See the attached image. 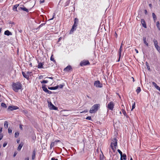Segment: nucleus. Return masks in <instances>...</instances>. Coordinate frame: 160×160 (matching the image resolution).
<instances>
[{
  "label": "nucleus",
  "mask_w": 160,
  "mask_h": 160,
  "mask_svg": "<svg viewBox=\"0 0 160 160\" xmlns=\"http://www.w3.org/2000/svg\"><path fill=\"white\" fill-rule=\"evenodd\" d=\"M12 90L16 92H18V90L22 88V84L19 82H13L12 84Z\"/></svg>",
  "instance_id": "nucleus-1"
},
{
  "label": "nucleus",
  "mask_w": 160,
  "mask_h": 160,
  "mask_svg": "<svg viewBox=\"0 0 160 160\" xmlns=\"http://www.w3.org/2000/svg\"><path fill=\"white\" fill-rule=\"evenodd\" d=\"M112 141L110 147L113 152H115V150L117 149L116 147L117 146L118 140L116 138H114Z\"/></svg>",
  "instance_id": "nucleus-2"
},
{
  "label": "nucleus",
  "mask_w": 160,
  "mask_h": 160,
  "mask_svg": "<svg viewBox=\"0 0 160 160\" xmlns=\"http://www.w3.org/2000/svg\"><path fill=\"white\" fill-rule=\"evenodd\" d=\"M100 107V105L99 104H94L92 106L90 109L89 112L90 113H95L98 110Z\"/></svg>",
  "instance_id": "nucleus-3"
},
{
  "label": "nucleus",
  "mask_w": 160,
  "mask_h": 160,
  "mask_svg": "<svg viewBox=\"0 0 160 160\" xmlns=\"http://www.w3.org/2000/svg\"><path fill=\"white\" fill-rule=\"evenodd\" d=\"M48 107L51 110H57L58 108L54 106L51 102H48Z\"/></svg>",
  "instance_id": "nucleus-4"
},
{
  "label": "nucleus",
  "mask_w": 160,
  "mask_h": 160,
  "mask_svg": "<svg viewBox=\"0 0 160 160\" xmlns=\"http://www.w3.org/2000/svg\"><path fill=\"white\" fill-rule=\"evenodd\" d=\"M114 106L113 102L112 101L110 102L108 104L107 108L109 110H112Z\"/></svg>",
  "instance_id": "nucleus-5"
},
{
  "label": "nucleus",
  "mask_w": 160,
  "mask_h": 160,
  "mask_svg": "<svg viewBox=\"0 0 160 160\" xmlns=\"http://www.w3.org/2000/svg\"><path fill=\"white\" fill-rule=\"evenodd\" d=\"M94 85L97 88H102V84L100 83L99 81H95L94 83Z\"/></svg>",
  "instance_id": "nucleus-6"
},
{
  "label": "nucleus",
  "mask_w": 160,
  "mask_h": 160,
  "mask_svg": "<svg viewBox=\"0 0 160 160\" xmlns=\"http://www.w3.org/2000/svg\"><path fill=\"white\" fill-rule=\"evenodd\" d=\"M89 64H90V63L88 60L83 61L80 63V65L81 66H86Z\"/></svg>",
  "instance_id": "nucleus-7"
},
{
  "label": "nucleus",
  "mask_w": 160,
  "mask_h": 160,
  "mask_svg": "<svg viewBox=\"0 0 160 160\" xmlns=\"http://www.w3.org/2000/svg\"><path fill=\"white\" fill-rule=\"evenodd\" d=\"M18 108L17 106H9L8 108V110L13 111L14 110H17Z\"/></svg>",
  "instance_id": "nucleus-8"
},
{
  "label": "nucleus",
  "mask_w": 160,
  "mask_h": 160,
  "mask_svg": "<svg viewBox=\"0 0 160 160\" xmlns=\"http://www.w3.org/2000/svg\"><path fill=\"white\" fill-rule=\"evenodd\" d=\"M18 9L19 10L21 9L23 10V11H26L27 12H29L28 10L24 7L23 5H20V7L18 8Z\"/></svg>",
  "instance_id": "nucleus-9"
},
{
  "label": "nucleus",
  "mask_w": 160,
  "mask_h": 160,
  "mask_svg": "<svg viewBox=\"0 0 160 160\" xmlns=\"http://www.w3.org/2000/svg\"><path fill=\"white\" fill-rule=\"evenodd\" d=\"M38 68H43V65H44V63L43 62H39V61H38Z\"/></svg>",
  "instance_id": "nucleus-10"
},
{
  "label": "nucleus",
  "mask_w": 160,
  "mask_h": 160,
  "mask_svg": "<svg viewBox=\"0 0 160 160\" xmlns=\"http://www.w3.org/2000/svg\"><path fill=\"white\" fill-rule=\"evenodd\" d=\"M72 69L71 66L70 65H68L64 69V71L68 72L70 70Z\"/></svg>",
  "instance_id": "nucleus-11"
},
{
  "label": "nucleus",
  "mask_w": 160,
  "mask_h": 160,
  "mask_svg": "<svg viewBox=\"0 0 160 160\" xmlns=\"http://www.w3.org/2000/svg\"><path fill=\"white\" fill-rule=\"evenodd\" d=\"M141 23L143 27L145 28H147V25L145 22V20L143 19H142L141 20Z\"/></svg>",
  "instance_id": "nucleus-12"
},
{
  "label": "nucleus",
  "mask_w": 160,
  "mask_h": 160,
  "mask_svg": "<svg viewBox=\"0 0 160 160\" xmlns=\"http://www.w3.org/2000/svg\"><path fill=\"white\" fill-rule=\"evenodd\" d=\"M4 34L7 36H9L12 35V34L11 32H10L9 30H7L5 31Z\"/></svg>",
  "instance_id": "nucleus-13"
},
{
  "label": "nucleus",
  "mask_w": 160,
  "mask_h": 160,
  "mask_svg": "<svg viewBox=\"0 0 160 160\" xmlns=\"http://www.w3.org/2000/svg\"><path fill=\"white\" fill-rule=\"evenodd\" d=\"M74 22L73 25L77 26V24L78 22V19L77 18H75L74 19Z\"/></svg>",
  "instance_id": "nucleus-14"
},
{
  "label": "nucleus",
  "mask_w": 160,
  "mask_h": 160,
  "mask_svg": "<svg viewBox=\"0 0 160 160\" xmlns=\"http://www.w3.org/2000/svg\"><path fill=\"white\" fill-rule=\"evenodd\" d=\"M22 74L23 76V77L27 79H29V76H28V75L27 74V73H25L23 72H22Z\"/></svg>",
  "instance_id": "nucleus-15"
},
{
  "label": "nucleus",
  "mask_w": 160,
  "mask_h": 160,
  "mask_svg": "<svg viewBox=\"0 0 160 160\" xmlns=\"http://www.w3.org/2000/svg\"><path fill=\"white\" fill-rule=\"evenodd\" d=\"M23 143L22 142H21L19 145L18 148L17 150L18 151H20L21 150V148L23 146Z\"/></svg>",
  "instance_id": "nucleus-16"
},
{
  "label": "nucleus",
  "mask_w": 160,
  "mask_h": 160,
  "mask_svg": "<svg viewBox=\"0 0 160 160\" xmlns=\"http://www.w3.org/2000/svg\"><path fill=\"white\" fill-rule=\"evenodd\" d=\"M77 26H74L73 25L72 28H71L70 33H72V32H73L74 30H75L76 29Z\"/></svg>",
  "instance_id": "nucleus-17"
},
{
  "label": "nucleus",
  "mask_w": 160,
  "mask_h": 160,
  "mask_svg": "<svg viewBox=\"0 0 160 160\" xmlns=\"http://www.w3.org/2000/svg\"><path fill=\"white\" fill-rule=\"evenodd\" d=\"M42 88L43 90L45 92H46L48 90L46 87V85L44 84L42 85Z\"/></svg>",
  "instance_id": "nucleus-18"
},
{
  "label": "nucleus",
  "mask_w": 160,
  "mask_h": 160,
  "mask_svg": "<svg viewBox=\"0 0 160 160\" xmlns=\"http://www.w3.org/2000/svg\"><path fill=\"white\" fill-rule=\"evenodd\" d=\"M127 159V156L126 154H123V156H121L120 160H126Z\"/></svg>",
  "instance_id": "nucleus-19"
},
{
  "label": "nucleus",
  "mask_w": 160,
  "mask_h": 160,
  "mask_svg": "<svg viewBox=\"0 0 160 160\" xmlns=\"http://www.w3.org/2000/svg\"><path fill=\"white\" fill-rule=\"evenodd\" d=\"M48 88L49 89L51 90H56L57 89H58V86H55V87H48Z\"/></svg>",
  "instance_id": "nucleus-20"
},
{
  "label": "nucleus",
  "mask_w": 160,
  "mask_h": 160,
  "mask_svg": "<svg viewBox=\"0 0 160 160\" xmlns=\"http://www.w3.org/2000/svg\"><path fill=\"white\" fill-rule=\"evenodd\" d=\"M18 6V4H16L15 5H14L12 8L13 11L17 12L18 10L17 9V8Z\"/></svg>",
  "instance_id": "nucleus-21"
},
{
  "label": "nucleus",
  "mask_w": 160,
  "mask_h": 160,
  "mask_svg": "<svg viewBox=\"0 0 160 160\" xmlns=\"http://www.w3.org/2000/svg\"><path fill=\"white\" fill-rule=\"evenodd\" d=\"M35 154H36V152H35V150H34L32 152V160H34L35 159Z\"/></svg>",
  "instance_id": "nucleus-22"
},
{
  "label": "nucleus",
  "mask_w": 160,
  "mask_h": 160,
  "mask_svg": "<svg viewBox=\"0 0 160 160\" xmlns=\"http://www.w3.org/2000/svg\"><path fill=\"white\" fill-rule=\"evenodd\" d=\"M143 41L144 43L147 46H148V43L146 42V37H143Z\"/></svg>",
  "instance_id": "nucleus-23"
},
{
  "label": "nucleus",
  "mask_w": 160,
  "mask_h": 160,
  "mask_svg": "<svg viewBox=\"0 0 160 160\" xmlns=\"http://www.w3.org/2000/svg\"><path fill=\"white\" fill-rule=\"evenodd\" d=\"M152 16L153 19V21L154 22H155L157 19V17L155 14L153 12L152 13Z\"/></svg>",
  "instance_id": "nucleus-24"
},
{
  "label": "nucleus",
  "mask_w": 160,
  "mask_h": 160,
  "mask_svg": "<svg viewBox=\"0 0 160 160\" xmlns=\"http://www.w3.org/2000/svg\"><path fill=\"white\" fill-rule=\"evenodd\" d=\"M4 125L5 128H7L8 126V122L7 121H5L4 122Z\"/></svg>",
  "instance_id": "nucleus-25"
},
{
  "label": "nucleus",
  "mask_w": 160,
  "mask_h": 160,
  "mask_svg": "<svg viewBox=\"0 0 160 160\" xmlns=\"http://www.w3.org/2000/svg\"><path fill=\"white\" fill-rule=\"evenodd\" d=\"M122 46V45L119 49V51H118L119 55H120V56H121Z\"/></svg>",
  "instance_id": "nucleus-26"
},
{
  "label": "nucleus",
  "mask_w": 160,
  "mask_h": 160,
  "mask_svg": "<svg viewBox=\"0 0 160 160\" xmlns=\"http://www.w3.org/2000/svg\"><path fill=\"white\" fill-rule=\"evenodd\" d=\"M56 144V143L55 141L51 142L50 144V148L51 149Z\"/></svg>",
  "instance_id": "nucleus-27"
},
{
  "label": "nucleus",
  "mask_w": 160,
  "mask_h": 160,
  "mask_svg": "<svg viewBox=\"0 0 160 160\" xmlns=\"http://www.w3.org/2000/svg\"><path fill=\"white\" fill-rule=\"evenodd\" d=\"M157 27L158 29L159 30H160V23L159 21H157Z\"/></svg>",
  "instance_id": "nucleus-28"
},
{
  "label": "nucleus",
  "mask_w": 160,
  "mask_h": 160,
  "mask_svg": "<svg viewBox=\"0 0 160 160\" xmlns=\"http://www.w3.org/2000/svg\"><path fill=\"white\" fill-rule=\"evenodd\" d=\"M70 2V0H68L65 3V7H66L68 6L69 5V4Z\"/></svg>",
  "instance_id": "nucleus-29"
},
{
  "label": "nucleus",
  "mask_w": 160,
  "mask_h": 160,
  "mask_svg": "<svg viewBox=\"0 0 160 160\" xmlns=\"http://www.w3.org/2000/svg\"><path fill=\"white\" fill-rule=\"evenodd\" d=\"M153 41L154 43V45L155 47L156 46V45H157V46L158 45V41H157V40H156L155 39H154L153 40Z\"/></svg>",
  "instance_id": "nucleus-30"
},
{
  "label": "nucleus",
  "mask_w": 160,
  "mask_h": 160,
  "mask_svg": "<svg viewBox=\"0 0 160 160\" xmlns=\"http://www.w3.org/2000/svg\"><path fill=\"white\" fill-rule=\"evenodd\" d=\"M141 91V89L140 88V87H138L136 90V92L137 94H138Z\"/></svg>",
  "instance_id": "nucleus-31"
},
{
  "label": "nucleus",
  "mask_w": 160,
  "mask_h": 160,
  "mask_svg": "<svg viewBox=\"0 0 160 160\" xmlns=\"http://www.w3.org/2000/svg\"><path fill=\"white\" fill-rule=\"evenodd\" d=\"M146 66H147V68L148 69L149 71H150L151 70H150V67L149 66V64H148V63L147 62H146Z\"/></svg>",
  "instance_id": "nucleus-32"
},
{
  "label": "nucleus",
  "mask_w": 160,
  "mask_h": 160,
  "mask_svg": "<svg viewBox=\"0 0 160 160\" xmlns=\"http://www.w3.org/2000/svg\"><path fill=\"white\" fill-rule=\"evenodd\" d=\"M157 50L160 53V47L158 45L155 47Z\"/></svg>",
  "instance_id": "nucleus-33"
},
{
  "label": "nucleus",
  "mask_w": 160,
  "mask_h": 160,
  "mask_svg": "<svg viewBox=\"0 0 160 160\" xmlns=\"http://www.w3.org/2000/svg\"><path fill=\"white\" fill-rule=\"evenodd\" d=\"M64 86V84H60L59 85H58L57 86H58V88H62Z\"/></svg>",
  "instance_id": "nucleus-34"
},
{
  "label": "nucleus",
  "mask_w": 160,
  "mask_h": 160,
  "mask_svg": "<svg viewBox=\"0 0 160 160\" xmlns=\"http://www.w3.org/2000/svg\"><path fill=\"white\" fill-rule=\"evenodd\" d=\"M45 24V23H43L40 25L36 29V30L39 29V28L42 27Z\"/></svg>",
  "instance_id": "nucleus-35"
},
{
  "label": "nucleus",
  "mask_w": 160,
  "mask_h": 160,
  "mask_svg": "<svg viewBox=\"0 0 160 160\" xmlns=\"http://www.w3.org/2000/svg\"><path fill=\"white\" fill-rule=\"evenodd\" d=\"M152 84L156 89L157 88L159 87L157 85V84L154 82H152Z\"/></svg>",
  "instance_id": "nucleus-36"
},
{
  "label": "nucleus",
  "mask_w": 160,
  "mask_h": 160,
  "mask_svg": "<svg viewBox=\"0 0 160 160\" xmlns=\"http://www.w3.org/2000/svg\"><path fill=\"white\" fill-rule=\"evenodd\" d=\"M1 105L2 107L5 108H7V106H6V104L4 103H1Z\"/></svg>",
  "instance_id": "nucleus-37"
},
{
  "label": "nucleus",
  "mask_w": 160,
  "mask_h": 160,
  "mask_svg": "<svg viewBox=\"0 0 160 160\" xmlns=\"http://www.w3.org/2000/svg\"><path fill=\"white\" fill-rule=\"evenodd\" d=\"M53 55H52L51 58H50V60L52 61H53L54 62H55V60L54 59V58L53 57Z\"/></svg>",
  "instance_id": "nucleus-38"
},
{
  "label": "nucleus",
  "mask_w": 160,
  "mask_h": 160,
  "mask_svg": "<svg viewBox=\"0 0 160 160\" xmlns=\"http://www.w3.org/2000/svg\"><path fill=\"white\" fill-rule=\"evenodd\" d=\"M48 82V80H43V81H41V83L43 84V83H47Z\"/></svg>",
  "instance_id": "nucleus-39"
},
{
  "label": "nucleus",
  "mask_w": 160,
  "mask_h": 160,
  "mask_svg": "<svg viewBox=\"0 0 160 160\" xmlns=\"http://www.w3.org/2000/svg\"><path fill=\"white\" fill-rule=\"evenodd\" d=\"M118 152H119V153L120 154L121 156H123L122 152L120 151L119 149H118Z\"/></svg>",
  "instance_id": "nucleus-40"
},
{
  "label": "nucleus",
  "mask_w": 160,
  "mask_h": 160,
  "mask_svg": "<svg viewBox=\"0 0 160 160\" xmlns=\"http://www.w3.org/2000/svg\"><path fill=\"white\" fill-rule=\"evenodd\" d=\"M19 133L18 132H16L15 133V137L16 138L18 137L19 136Z\"/></svg>",
  "instance_id": "nucleus-41"
},
{
  "label": "nucleus",
  "mask_w": 160,
  "mask_h": 160,
  "mask_svg": "<svg viewBox=\"0 0 160 160\" xmlns=\"http://www.w3.org/2000/svg\"><path fill=\"white\" fill-rule=\"evenodd\" d=\"M122 112L124 116H126L127 115L126 112L125 111L123 110V109H122Z\"/></svg>",
  "instance_id": "nucleus-42"
},
{
  "label": "nucleus",
  "mask_w": 160,
  "mask_h": 160,
  "mask_svg": "<svg viewBox=\"0 0 160 160\" xmlns=\"http://www.w3.org/2000/svg\"><path fill=\"white\" fill-rule=\"evenodd\" d=\"M135 103L134 102L132 106V108L131 110H132L133 109H134L135 108Z\"/></svg>",
  "instance_id": "nucleus-43"
},
{
  "label": "nucleus",
  "mask_w": 160,
  "mask_h": 160,
  "mask_svg": "<svg viewBox=\"0 0 160 160\" xmlns=\"http://www.w3.org/2000/svg\"><path fill=\"white\" fill-rule=\"evenodd\" d=\"M12 132V130H11V129H10V128H8V133L10 134H11Z\"/></svg>",
  "instance_id": "nucleus-44"
},
{
  "label": "nucleus",
  "mask_w": 160,
  "mask_h": 160,
  "mask_svg": "<svg viewBox=\"0 0 160 160\" xmlns=\"http://www.w3.org/2000/svg\"><path fill=\"white\" fill-rule=\"evenodd\" d=\"M86 119L88 120H91L92 119L91 117L90 116H88L86 118Z\"/></svg>",
  "instance_id": "nucleus-45"
},
{
  "label": "nucleus",
  "mask_w": 160,
  "mask_h": 160,
  "mask_svg": "<svg viewBox=\"0 0 160 160\" xmlns=\"http://www.w3.org/2000/svg\"><path fill=\"white\" fill-rule=\"evenodd\" d=\"M32 72H26L27 74V75H28V76L29 77V75H31V74Z\"/></svg>",
  "instance_id": "nucleus-46"
},
{
  "label": "nucleus",
  "mask_w": 160,
  "mask_h": 160,
  "mask_svg": "<svg viewBox=\"0 0 160 160\" xmlns=\"http://www.w3.org/2000/svg\"><path fill=\"white\" fill-rule=\"evenodd\" d=\"M47 92L48 94H51L52 93V92L50 91H49V90H48L47 91V92Z\"/></svg>",
  "instance_id": "nucleus-47"
},
{
  "label": "nucleus",
  "mask_w": 160,
  "mask_h": 160,
  "mask_svg": "<svg viewBox=\"0 0 160 160\" xmlns=\"http://www.w3.org/2000/svg\"><path fill=\"white\" fill-rule=\"evenodd\" d=\"M17 154V151H16L14 152L13 156L14 157H15Z\"/></svg>",
  "instance_id": "nucleus-48"
},
{
  "label": "nucleus",
  "mask_w": 160,
  "mask_h": 160,
  "mask_svg": "<svg viewBox=\"0 0 160 160\" xmlns=\"http://www.w3.org/2000/svg\"><path fill=\"white\" fill-rule=\"evenodd\" d=\"M3 136L2 134H0V140H1L3 138Z\"/></svg>",
  "instance_id": "nucleus-49"
},
{
  "label": "nucleus",
  "mask_w": 160,
  "mask_h": 160,
  "mask_svg": "<svg viewBox=\"0 0 160 160\" xmlns=\"http://www.w3.org/2000/svg\"><path fill=\"white\" fill-rule=\"evenodd\" d=\"M88 110L87 109H86L84 110L83 112H84V113H86L88 112ZM82 113V112H81Z\"/></svg>",
  "instance_id": "nucleus-50"
},
{
  "label": "nucleus",
  "mask_w": 160,
  "mask_h": 160,
  "mask_svg": "<svg viewBox=\"0 0 160 160\" xmlns=\"http://www.w3.org/2000/svg\"><path fill=\"white\" fill-rule=\"evenodd\" d=\"M19 128L21 130H22L23 128H22V125H20Z\"/></svg>",
  "instance_id": "nucleus-51"
},
{
  "label": "nucleus",
  "mask_w": 160,
  "mask_h": 160,
  "mask_svg": "<svg viewBox=\"0 0 160 160\" xmlns=\"http://www.w3.org/2000/svg\"><path fill=\"white\" fill-rule=\"evenodd\" d=\"M44 2H45V0H40V3H43Z\"/></svg>",
  "instance_id": "nucleus-52"
},
{
  "label": "nucleus",
  "mask_w": 160,
  "mask_h": 160,
  "mask_svg": "<svg viewBox=\"0 0 160 160\" xmlns=\"http://www.w3.org/2000/svg\"><path fill=\"white\" fill-rule=\"evenodd\" d=\"M7 145V143H4L3 144V147H5Z\"/></svg>",
  "instance_id": "nucleus-53"
},
{
  "label": "nucleus",
  "mask_w": 160,
  "mask_h": 160,
  "mask_svg": "<svg viewBox=\"0 0 160 160\" xmlns=\"http://www.w3.org/2000/svg\"><path fill=\"white\" fill-rule=\"evenodd\" d=\"M20 140L19 139H18L17 140V142L18 143H19L20 142Z\"/></svg>",
  "instance_id": "nucleus-54"
},
{
  "label": "nucleus",
  "mask_w": 160,
  "mask_h": 160,
  "mask_svg": "<svg viewBox=\"0 0 160 160\" xmlns=\"http://www.w3.org/2000/svg\"><path fill=\"white\" fill-rule=\"evenodd\" d=\"M121 57V56H120V55H119V58H118V60L117 61V62H119L120 61Z\"/></svg>",
  "instance_id": "nucleus-55"
},
{
  "label": "nucleus",
  "mask_w": 160,
  "mask_h": 160,
  "mask_svg": "<svg viewBox=\"0 0 160 160\" xmlns=\"http://www.w3.org/2000/svg\"><path fill=\"white\" fill-rule=\"evenodd\" d=\"M51 160H58V159H55L54 157L52 158Z\"/></svg>",
  "instance_id": "nucleus-56"
},
{
  "label": "nucleus",
  "mask_w": 160,
  "mask_h": 160,
  "mask_svg": "<svg viewBox=\"0 0 160 160\" xmlns=\"http://www.w3.org/2000/svg\"><path fill=\"white\" fill-rule=\"evenodd\" d=\"M43 78V76L42 75H40L39 77V79H41Z\"/></svg>",
  "instance_id": "nucleus-57"
},
{
  "label": "nucleus",
  "mask_w": 160,
  "mask_h": 160,
  "mask_svg": "<svg viewBox=\"0 0 160 160\" xmlns=\"http://www.w3.org/2000/svg\"><path fill=\"white\" fill-rule=\"evenodd\" d=\"M45 78H48L52 79H53V78L52 77H46Z\"/></svg>",
  "instance_id": "nucleus-58"
},
{
  "label": "nucleus",
  "mask_w": 160,
  "mask_h": 160,
  "mask_svg": "<svg viewBox=\"0 0 160 160\" xmlns=\"http://www.w3.org/2000/svg\"><path fill=\"white\" fill-rule=\"evenodd\" d=\"M144 12L145 14H147L148 12L146 10H145Z\"/></svg>",
  "instance_id": "nucleus-59"
},
{
  "label": "nucleus",
  "mask_w": 160,
  "mask_h": 160,
  "mask_svg": "<svg viewBox=\"0 0 160 160\" xmlns=\"http://www.w3.org/2000/svg\"><path fill=\"white\" fill-rule=\"evenodd\" d=\"M135 51H136V52L137 53H138V50L137 49H135Z\"/></svg>",
  "instance_id": "nucleus-60"
},
{
  "label": "nucleus",
  "mask_w": 160,
  "mask_h": 160,
  "mask_svg": "<svg viewBox=\"0 0 160 160\" xmlns=\"http://www.w3.org/2000/svg\"><path fill=\"white\" fill-rule=\"evenodd\" d=\"M2 132V128L0 127V133Z\"/></svg>",
  "instance_id": "nucleus-61"
},
{
  "label": "nucleus",
  "mask_w": 160,
  "mask_h": 160,
  "mask_svg": "<svg viewBox=\"0 0 160 160\" xmlns=\"http://www.w3.org/2000/svg\"><path fill=\"white\" fill-rule=\"evenodd\" d=\"M24 160H29V158L28 157H27L25 158Z\"/></svg>",
  "instance_id": "nucleus-62"
},
{
  "label": "nucleus",
  "mask_w": 160,
  "mask_h": 160,
  "mask_svg": "<svg viewBox=\"0 0 160 160\" xmlns=\"http://www.w3.org/2000/svg\"><path fill=\"white\" fill-rule=\"evenodd\" d=\"M115 37H116V38H117V36H118V35L117 34V33H116V32H115Z\"/></svg>",
  "instance_id": "nucleus-63"
},
{
  "label": "nucleus",
  "mask_w": 160,
  "mask_h": 160,
  "mask_svg": "<svg viewBox=\"0 0 160 160\" xmlns=\"http://www.w3.org/2000/svg\"><path fill=\"white\" fill-rule=\"evenodd\" d=\"M157 89H158V90L160 92V87H158V88H157Z\"/></svg>",
  "instance_id": "nucleus-64"
}]
</instances>
